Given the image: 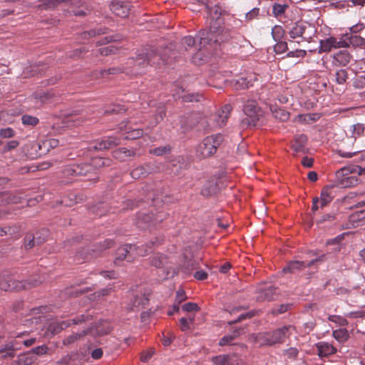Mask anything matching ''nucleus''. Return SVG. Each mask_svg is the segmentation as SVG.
Listing matches in <instances>:
<instances>
[{"mask_svg": "<svg viewBox=\"0 0 365 365\" xmlns=\"http://www.w3.org/2000/svg\"><path fill=\"white\" fill-rule=\"evenodd\" d=\"M25 247L26 249H31L34 247L36 244L34 235H27L25 237Z\"/></svg>", "mask_w": 365, "mask_h": 365, "instance_id": "nucleus-61", "label": "nucleus"}, {"mask_svg": "<svg viewBox=\"0 0 365 365\" xmlns=\"http://www.w3.org/2000/svg\"><path fill=\"white\" fill-rule=\"evenodd\" d=\"M120 72H121V69L119 68H110L108 69L94 71L93 75L94 78H101L106 76L115 74Z\"/></svg>", "mask_w": 365, "mask_h": 365, "instance_id": "nucleus-43", "label": "nucleus"}, {"mask_svg": "<svg viewBox=\"0 0 365 365\" xmlns=\"http://www.w3.org/2000/svg\"><path fill=\"white\" fill-rule=\"evenodd\" d=\"M171 148L170 145H164V146H160L158 148H155L153 149L150 150V153L155 155L157 156H161L164 154L169 153L170 152Z\"/></svg>", "mask_w": 365, "mask_h": 365, "instance_id": "nucleus-50", "label": "nucleus"}, {"mask_svg": "<svg viewBox=\"0 0 365 365\" xmlns=\"http://www.w3.org/2000/svg\"><path fill=\"white\" fill-rule=\"evenodd\" d=\"M19 229L18 227H6L0 228V236L11 235L14 237H19Z\"/></svg>", "mask_w": 365, "mask_h": 365, "instance_id": "nucleus-44", "label": "nucleus"}, {"mask_svg": "<svg viewBox=\"0 0 365 365\" xmlns=\"http://www.w3.org/2000/svg\"><path fill=\"white\" fill-rule=\"evenodd\" d=\"M232 107L230 104H226L222 107L216 113L210 117V120L212 121L211 125L213 128H220L223 127L230 117Z\"/></svg>", "mask_w": 365, "mask_h": 365, "instance_id": "nucleus-13", "label": "nucleus"}, {"mask_svg": "<svg viewBox=\"0 0 365 365\" xmlns=\"http://www.w3.org/2000/svg\"><path fill=\"white\" fill-rule=\"evenodd\" d=\"M21 120L25 127L29 128H34L39 123V119L37 117L29 114H24L21 118Z\"/></svg>", "mask_w": 365, "mask_h": 365, "instance_id": "nucleus-38", "label": "nucleus"}, {"mask_svg": "<svg viewBox=\"0 0 365 365\" xmlns=\"http://www.w3.org/2000/svg\"><path fill=\"white\" fill-rule=\"evenodd\" d=\"M71 326V322L63 320L61 322L53 321L51 322L47 328V331L53 335L60 333L62 330Z\"/></svg>", "mask_w": 365, "mask_h": 365, "instance_id": "nucleus-29", "label": "nucleus"}, {"mask_svg": "<svg viewBox=\"0 0 365 365\" xmlns=\"http://www.w3.org/2000/svg\"><path fill=\"white\" fill-rule=\"evenodd\" d=\"M212 361L216 365H225L229 364L230 356L228 355H219L212 358Z\"/></svg>", "mask_w": 365, "mask_h": 365, "instance_id": "nucleus-53", "label": "nucleus"}, {"mask_svg": "<svg viewBox=\"0 0 365 365\" xmlns=\"http://www.w3.org/2000/svg\"><path fill=\"white\" fill-rule=\"evenodd\" d=\"M90 354L93 359L98 360L103 356V351L101 348H96L91 351Z\"/></svg>", "mask_w": 365, "mask_h": 365, "instance_id": "nucleus-64", "label": "nucleus"}, {"mask_svg": "<svg viewBox=\"0 0 365 365\" xmlns=\"http://www.w3.org/2000/svg\"><path fill=\"white\" fill-rule=\"evenodd\" d=\"M328 320L338 324L339 326L344 327L348 324V321L346 318L338 315H330L328 317Z\"/></svg>", "mask_w": 365, "mask_h": 365, "instance_id": "nucleus-54", "label": "nucleus"}, {"mask_svg": "<svg viewBox=\"0 0 365 365\" xmlns=\"http://www.w3.org/2000/svg\"><path fill=\"white\" fill-rule=\"evenodd\" d=\"M58 145V140L57 139L51 138L42 142V144L38 143V148L42 153L44 150H42V147L45 148V151H48L49 148H54L57 147Z\"/></svg>", "mask_w": 365, "mask_h": 365, "instance_id": "nucleus-48", "label": "nucleus"}, {"mask_svg": "<svg viewBox=\"0 0 365 365\" xmlns=\"http://www.w3.org/2000/svg\"><path fill=\"white\" fill-rule=\"evenodd\" d=\"M252 80H247V78H240L239 80L237 81V85L239 86L237 87V88H248L250 86H252Z\"/></svg>", "mask_w": 365, "mask_h": 365, "instance_id": "nucleus-59", "label": "nucleus"}, {"mask_svg": "<svg viewBox=\"0 0 365 365\" xmlns=\"http://www.w3.org/2000/svg\"><path fill=\"white\" fill-rule=\"evenodd\" d=\"M274 116L281 121H286L289 118V113L282 108L272 110Z\"/></svg>", "mask_w": 365, "mask_h": 365, "instance_id": "nucleus-49", "label": "nucleus"}, {"mask_svg": "<svg viewBox=\"0 0 365 365\" xmlns=\"http://www.w3.org/2000/svg\"><path fill=\"white\" fill-rule=\"evenodd\" d=\"M91 168V166L87 163L72 164L66 166L63 173L66 177L86 175Z\"/></svg>", "mask_w": 365, "mask_h": 365, "instance_id": "nucleus-16", "label": "nucleus"}, {"mask_svg": "<svg viewBox=\"0 0 365 365\" xmlns=\"http://www.w3.org/2000/svg\"><path fill=\"white\" fill-rule=\"evenodd\" d=\"M313 32V28L308 23L297 21L292 24L289 35L292 38H301L302 41H309L312 38Z\"/></svg>", "mask_w": 365, "mask_h": 365, "instance_id": "nucleus-8", "label": "nucleus"}, {"mask_svg": "<svg viewBox=\"0 0 365 365\" xmlns=\"http://www.w3.org/2000/svg\"><path fill=\"white\" fill-rule=\"evenodd\" d=\"M292 329V327L291 325H287L271 331H267L269 346L284 343L285 339L291 334Z\"/></svg>", "mask_w": 365, "mask_h": 365, "instance_id": "nucleus-12", "label": "nucleus"}, {"mask_svg": "<svg viewBox=\"0 0 365 365\" xmlns=\"http://www.w3.org/2000/svg\"><path fill=\"white\" fill-rule=\"evenodd\" d=\"M155 112L156 114L155 115V121L150 122V126L154 127L160 121H161L165 115V109L164 106H160Z\"/></svg>", "mask_w": 365, "mask_h": 365, "instance_id": "nucleus-46", "label": "nucleus"}, {"mask_svg": "<svg viewBox=\"0 0 365 365\" xmlns=\"http://www.w3.org/2000/svg\"><path fill=\"white\" fill-rule=\"evenodd\" d=\"M289 6L286 4H277L272 6V14L277 19H282L284 16L286 10Z\"/></svg>", "mask_w": 365, "mask_h": 365, "instance_id": "nucleus-41", "label": "nucleus"}, {"mask_svg": "<svg viewBox=\"0 0 365 365\" xmlns=\"http://www.w3.org/2000/svg\"><path fill=\"white\" fill-rule=\"evenodd\" d=\"M288 49L287 43L285 41H279L274 46L276 53L280 54L284 53Z\"/></svg>", "mask_w": 365, "mask_h": 365, "instance_id": "nucleus-57", "label": "nucleus"}, {"mask_svg": "<svg viewBox=\"0 0 365 365\" xmlns=\"http://www.w3.org/2000/svg\"><path fill=\"white\" fill-rule=\"evenodd\" d=\"M331 188L325 187L321 192L320 199L325 202L330 203L332 200Z\"/></svg>", "mask_w": 365, "mask_h": 365, "instance_id": "nucleus-55", "label": "nucleus"}, {"mask_svg": "<svg viewBox=\"0 0 365 365\" xmlns=\"http://www.w3.org/2000/svg\"><path fill=\"white\" fill-rule=\"evenodd\" d=\"M319 51L327 53L332 49L346 48L344 34L339 36H329L320 41Z\"/></svg>", "mask_w": 365, "mask_h": 365, "instance_id": "nucleus-11", "label": "nucleus"}, {"mask_svg": "<svg viewBox=\"0 0 365 365\" xmlns=\"http://www.w3.org/2000/svg\"><path fill=\"white\" fill-rule=\"evenodd\" d=\"M120 144V138L117 137H107L103 138L101 140L95 143L92 147L95 150H106L110 149L114 146H117Z\"/></svg>", "mask_w": 365, "mask_h": 365, "instance_id": "nucleus-20", "label": "nucleus"}, {"mask_svg": "<svg viewBox=\"0 0 365 365\" xmlns=\"http://www.w3.org/2000/svg\"><path fill=\"white\" fill-rule=\"evenodd\" d=\"M110 9L115 16L125 18L130 13V6L124 1L113 0L110 5Z\"/></svg>", "mask_w": 365, "mask_h": 365, "instance_id": "nucleus-18", "label": "nucleus"}, {"mask_svg": "<svg viewBox=\"0 0 365 365\" xmlns=\"http://www.w3.org/2000/svg\"><path fill=\"white\" fill-rule=\"evenodd\" d=\"M41 281L34 280L27 282L24 280H16L9 274L0 275V289L4 291H20L37 286Z\"/></svg>", "mask_w": 365, "mask_h": 365, "instance_id": "nucleus-4", "label": "nucleus"}, {"mask_svg": "<svg viewBox=\"0 0 365 365\" xmlns=\"http://www.w3.org/2000/svg\"><path fill=\"white\" fill-rule=\"evenodd\" d=\"M332 336L339 343H344L349 338V334L346 329H339L333 331Z\"/></svg>", "mask_w": 365, "mask_h": 365, "instance_id": "nucleus-40", "label": "nucleus"}, {"mask_svg": "<svg viewBox=\"0 0 365 365\" xmlns=\"http://www.w3.org/2000/svg\"><path fill=\"white\" fill-rule=\"evenodd\" d=\"M246 118L241 121L242 127L255 126L261 116L262 111L255 101H247L243 108Z\"/></svg>", "mask_w": 365, "mask_h": 365, "instance_id": "nucleus-6", "label": "nucleus"}, {"mask_svg": "<svg viewBox=\"0 0 365 365\" xmlns=\"http://www.w3.org/2000/svg\"><path fill=\"white\" fill-rule=\"evenodd\" d=\"M24 198L21 192L1 193L0 202H5L8 204H18L22 202Z\"/></svg>", "mask_w": 365, "mask_h": 365, "instance_id": "nucleus-27", "label": "nucleus"}, {"mask_svg": "<svg viewBox=\"0 0 365 365\" xmlns=\"http://www.w3.org/2000/svg\"><path fill=\"white\" fill-rule=\"evenodd\" d=\"M36 358L31 353H24L18 356V359L15 361L16 365H29L36 361Z\"/></svg>", "mask_w": 365, "mask_h": 365, "instance_id": "nucleus-36", "label": "nucleus"}, {"mask_svg": "<svg viewBox=\"0 0 365 365\" xmlns=\"http://www.w3.org/2000/svg\"><path fill=\"white\" fill-rule=\"evenodd\" d=\"M277 289L272 285L266 286L259 289L257 300L258 302L271 301L274 299L277 294Z\"/></svg>", "mask_w": 365, "mask_h": 365, "instance_id": "nucleus-21", "label": "nucleus"}, {"mask_svg": "<svg viewBox=\"0 0 365 365\" xmlns=\"http://www.w3.org/2000/svg\"><path fill=\"white\" fill-rule=\"evenodd\" d=\"M160 242L158 240L155 241H150L149 244L145 245H141L140 246H137L135 245H125L120 247H119L116 252V257L115 259L114 263L117 265L119 264L120 262L126 259L127 261H132L133 259V252H135L136 255L140 256H143L146 255L149 250L152 248L153 246L159 245Z\"/></svg>", "mask_w": 365, "mask_h": 365, "instance_id": "nucleus-2", "label": "nucleus"}, {"mask_svg": "<svg viewBox=\"0 0 365 365\" xmlns=\"http://www.w3.org/2000/svg\"><path fill=\"white\" fill-rule=\"evenodd\" d=\"M307 142V137L306 135L301 134L294 137L292 144V148L296 153L304 152Z\"/></svg>", "mask_w": 365, "mask_h": 365, "instance_id": "nucleus-30", "label": "nucleus"}, {"mask_svg": "<svg viewBox=\"0 0 365 365\" xmlns=\"http://www.w3.org/2000/svg\"><path fill=\"white\" fill-rule=\"evenodd\" d=\"M88 164L91 166L88 173H95L96 169L110 166L112 164V160L106 158L94 157L91 159V163Z\"/></svg>", "mask_w": 365, "mask_h": 365, "instance_id": "nucleus-26", "label": "nucleus"}, {"mask_svg": "<svg viewBox=\"0 0 365 365\" xmlns=\"http://www.w3.org/2000/svg\"><path fill=\"white\" fill-rule=\"evenodd\" d=\"M335 82L338 84H344L348 78V73L346 69H339L334 73Z\"/></svg>", "mask_w": 365, "mask_h": 365, "instance_id": "nucleus-45", "label": "nucleus"}, {"mask_svg": "<svg viewBox=\"0 0 365 365\" xmlns=\"http://www.w3.org/2000/svg\"><path fill=\"white\" fill-rule=\"evenodd\" d=\"M153 171V166L150 164H145L133 169L130 172V175L134 179H140L146 177Z\"/></svg>", "mask_w": 365, "mask_h": 365, "instance_id": "nucleus-25", "label": "nucleus"}, {"mask_svg": "<svg viewBox=\"0 0 365 365\" xmlns=\"http://www.w3.org/2000/svg\"><path fill=\"white\" fill-rule=\"evenodd\" d=\"M135 154V149H128L126 148H118L112 153L113 157L120 161H125L128 158L133 157Z\"/></svg>", "mask_w": 365, "mask_h": 365, "instance_id": "nucleus-28", "label": "nucleus"}, {"mask_svg": "<svg viewBox=\"0 0 365 365\" xmlns=\"http://www.w3.org/2000/svg\"><path fill=\"white\" fill-rule=\"evenodd\" d=\"M344 39L346 43V47L350 46L361 47L365 45V38L356 34L346 33L344 34Z\"/></svg>", "mask_w": 365, "mask_h": 365, "instance_id": "nucleus-23", "label": "nucleus"}, {"mask_svg": "<svg viewBox=\"0 0 365 365\" xmlns=\"http://www.w3.org/2000/svg\"><path fill=\"white\" fill-rule=\"evenodd\" d=\"M324 255H322L316 259L309 262L304 261H292L289 262L282 269L284 273H296L299 271L304 269L306 267H309L318 262H323Z\"/></svg>", "mask_w": 365, "mask_h": 365, "instance_id": "nucleus-14", "label": "nucleus"}, {"mask_svg": "<svg viewBox=\"0 0 365 365\" xmlns=\"http://www.w3.org/2000/svg\"><path fill=\"white\" fill-rule=\"evenodd\" d=\"M16 135L15 130L11 128H1L0 130V137L2 138H11Z\"/></svg>", "mask_w": 365, "mask_h": 365, "instance_id": "nucleus-56", "label": "nucleus"}, {"mask_svg": "<svg viewBox=\"0 0 365 365\" xmlns=\"http://www.w3.org/2000/svg\"><path fill=\"white\" fill-rule=\"evenodd\" d=\"M90 290L91 289L88 287L86 289H80V288H78L76 287H71L70 288L66 289V292L67 294L70 295L71 297H77L79 294H83Z\"/></svg>", "mask_w": 365, "mask_h": 365, "instance_id": "nucleus-51", "label": "nucleus"}, {"mask_svg": "<svg viewBox=\"0 0 365 365\" xmlns=\"http://www.w3.org/2000/svg\"><path fill=\"white\" fill-rule=\"evenodd\" d=\"M93 314L91 313L89 310H88L85 314L76 316L75 318L69 321L71 322V325H78L83 323L90 322L93 319Z\"/></svg>", "mask_w": 365, "mask_h": 365, "instance_id": "nucleus-39", "label": "nucleus"}, {"mask_svg": "<svg viewBox=\"0 0 365 365\" xmlns=\"http://www.w3.org/2000/svg\"><path fill=\"white\" fill-rule=\"evenodd\" d=\"M223 141L221 134L211 135L205 138L197 148V153L202 158L213 155Z\"/></svg>", "mask_w": 365, "mask_h": 365, "instance_id": "nucleus-3", "label": "nucleus"}, {"mask_svg": "<svg viewBox=\"0 0 365 365\" xmlns=\"http://www.w3.org/2000/svg\"><path fill=\"white\" fill-rule=\"evenodd\" d=\"M112 330L110 324L107 320H100L95 325L86 329L88 334L93 337L102 336L108 334Z\"/></svg>", "mask_w": 365, "mask_h": 365, "instance_id": "nucleus-15", "label": "nucleus"}, {"mask_svg": "<svg viewBox=\"0 0 365 365\" xmlns=\"http://www.w3.org/2000/svg\"><path fill=\"white\" fill-rule=\"evenodd\" d=\"M283 33H284L283 29L281 26H274L273 28L272 32L273 38L275 40L281 38L282 35H283Z\"/></svg>", "mask_w": 365, "mask_h": 365, "instance_id": "nucleus-63", "label": "nucleus"}, {"mask_svg": "<svg viewBox=\"0 0 365 365\" xmlns=\"http://www.w3.org/2000/svg\"><path fill=\"white\" fill-rule=\"evenodd\" d=\"M351 59V55L346 50L338 51L334 55V64L337 66H346Z\"/></svg>", "mask_w": 365, "mask_h": 365, "instance_id": "nucleus-31", "label": "nucleus"}, {"mask_svg": "<svg viewBox=\"0 0 365 365\" xmlns=\"http://www.w3.org/2000/svg\"><path fill=\"white\" fill-rule=\"evenodd\" d=\"M267 335V331L253 334L250 336V340L259 346H269Z\"/></svg>", "mask_w": 365, "mask_h": 365, "instance_id": "nucleus-32", "label": "nucleus"}, {"mask_svg": "<svg viewBox=\"0 0 365 365\" xmlns=\"http://www.w3.org/2000/svg\"><path fill=\"white\" fill-rule=\"evenodd\" d=\"M292 306V304H280V305L274 307L272 310V313L274 315H277V314H283V313L287 312L288 310H289L291 309Z\"/></svg>", "mask_w": 365, "mask_h": 365, "instance_id": "nucleus-52", "label": "nucleus"}, {"mask_svg": "<svg viewBox=\"0 0 365 365\" xmlns=\"http://www.w3.org/2000/svg\"><path fill=\"white\" fill-rule=\"evenodd\" d=\"M34 97L36 100V102L43 104L49 102L54 97V94L51 91H39L35 93Z\"/></svg>", "mask_w": 365, "mask_h": 365, "instance_id": "nucleus-37", "label": "nucleus"}, {"mask_svg": "<svg viewBox=\"0 0 365 365\" xmlns=\"http://www.w3.org/2000/svg\"><path fill=\"white\" fill-rule=\"evenodd\" d=\"M206 9L210 18L214 21L212 23H216V26L220 25L222 22L221 16L222 15L223 11L221 7L217 5H215L211 8H209L207 6V8Z\"/></svg>", "mask_w": 365, "mask_h": 365, "instance_id": "nucleus-33", "label": "nucleus"}, {"mask_svg": "<svg viewBox=\"0 0 365 365\" xmlns=\"http://www.w3.org/2000/svg\"><path fill=\"white\" fill-rule=\"evenodd\" d=\"M241 329H235L231 334L224 336L219 342L220 346L230 344L231 342L240 335Z\"/></svg>", "mask_w": 365, "mask_h": 365, "instance_id": "nucleus-42", "label": "nucleus"}, {"mask_svg": "<svg viewBox=\"0 0 365 365\" xmlns=\"http://www.w3.org/2000/svg\"><path fill=\"white\" fill-rule=\"evenodd\" d=\"M49 232L46 229H41V230L36 232L34 235L36 242L37 245H40L46 242L48 237Z\"/></svg>", "mask_w": 365, "mask_h": 365, "instance_id": "nucleus-47", "label": "nucleus"}, {"mask_svg": "<svg viewBox=\"0 0 365 365\" xmlns=\"http://www.w3.org/2000/svg\"><path fill=\"white\" fill-rule=\"evenodd\" d=\"M160 60L165 61V59L161 58L156 52L150 50L139 53L135 60L131 58L128 63L131 65L135 63V66H143L145 64L159 63Z\"/></svg>", "mask_w": 365, "mask_h": 365, "instance_id": "nucleus-10", "label": "nucleus"}, {"mask_svg": "<svg viewBox=\"0 0 365 365\" xmlns=\"http://www.w3.org/2000/svg\"><path fill=\"white\" fill-rule=\"evenodd\" d=\"M87 334H88V331H86V329L82 331L80 333L72 334L66 336L63 340V344L65 346H70V345L74 344L75 342H76L77 341L80 340L81 339H82Z\"/></svg>", "mask_w": 365, "mask_h": 365, "instance_id": "nucleus-35", "label": "nucleus"}, {"mask_svg": "<svg viewBox=\"0 0 365 365\" xmlns=\"http://www.w3.org/2000/svg\"><path fill=\"white\" fill-rule=\"evenodd\" d=\"M217 190L218 185L216 180H208L203 185L201 190V194L205 197H208L216 193Z\"/></svg>", "mask_w": 365, "mask_h": 365, "instance_id": "nucleus-34", "label": "nucleus"}, {"mask_svg": "<svg viewBox=\"0 0 365 365\" xmlns=\"http://www.w3.org/2000/svg\"><path fill=\"white\" fill-rule=\"evenodd\" d=\"M174 86L175 88L172 90L173 92V96L175 98H182L184 102H198L202 98V96L198 93L180 96V93L184 91L182 87H178V86Z\"/></svg>", "mask_w": 365, "mask_h": 365, "instance_id": "nucleus-22", "label": "nucleus"}, {"mask_svg": "<svg viewBox=\"0 0 365 365\" xmlns=\"http://www.w3.org/2000/svg\"><path fill=\"white\" fill-rule=\"evenodd\" d=\"M236 34V32L225 26L217 25L216 23H210V29L209 31L201 30L197 35L199 39V51L192 56V61L195 64H200L205 61L207 56L202 55V49L207 46L212 44H221L230 42Z\"/></svg>", "mask_w": 365, "mask_h": 365, "instance_id": "nucleus-1", "label": "nucleus"}, {"mask_svg": "<svg viewBox=\"0 0 365 365\" xmlns=\"http://www.w3.org/2000/svg\"><path fill=\"white\" fill-rule=\"evenodd\" d=\"M151 264L157 268H163L166 269L167 274L170 273H175L173 267L169 265V261L166 256L162 254H157L153 256L151 259Z\"/></svg>", "mask_w": 365, "mask_h": 365, "instance_id": "nucleus-19", "label": "nucleus"}, {"mask_svg": "<svg viewBox=\"0 0 365 365\" xmlns=\"http://www.w3.org/2000/svg\"><path fill=\"white\" fill-rule=\"evenodd\" d=\"M167 217V214L159 211L155 216L153 210L150 212H140L136 218V225L140 229L150 228L163 222Z\"/></svg>", "mask_w": 365, "mask_h": 365, "instance_id": "nucleus-5", "label": "nucleus"}, {"mask_svg": "<svg viewBox=\"0 0 365 365\" xmlns=\"http://www.w3.org/2000/svg\"><path fill=\"white\" fill-rule=\"evenodd\" d=\"M21 349V343L16 339L7 341L0 349V359H13L16 352Z\"/></svg>", "mask_w": 365, "mask_h": 365, "instance_id": "nucleus-17", "label": "nucleus"}, {"mask_svg": "<svg viewBox=\"0 0 365 365\" xmlns=\"http://www.w3.org/2000/svg\"><path fill=\"white\" fill-rule=\"evenodd\" d=\"M357 173L359 175H365V166L344 167L336 171V175L338 178H341V184L344 186H353L356 184L357 180L349 174Z\"/></svg>", "mask_w": 365, "mask_h": 365, "instance_id": "nucleus-7", "label": "nucleus"}, {"mask_svg": "<svg viewBox=\"0 0 365 365\" xmlns=\"http://www.w3.org/2000/svg\"><path fill=\"white\" fill-rule=\"evenodd\" d=\"M299 351L295 347H290L284 351V355L290 359H294L298 356Z\"/></svg>", "mask_w": 365, "mask_h": 365, "instance_id": "nucleus-60", "label": "nucleus"}, {"mask_svg": "<svg viewBox=\"0 0 365 365\" xmlns=\"http://www.w3.org/2000/svg\"><path fill=\"white\" fill-rule=\"evenodd\" d=\"M307 55V51L302 49H296L295 51H289L287 53V56L289 58L293 57H304Z\"/></svg>", "mask_w": 365, "mask_h": 365, "instance_id": "nucleus-62", "label": "nucleus"}, {"mask_svg": "<svg viewBox=\"0 0 365 365\" xmlns=\"http://www.w3.org/2000/svg\"><path fill=\"white\" fill-rule=\"evenodd\" d=\"M137 122L133 119L120 124L119 129L124 139L134 140L143 136V130L135 127Z\"/></svg>", "mask_w": 365, "mask_h": 365, "instance_id": "nucleus-9", "label": "nucleus"}, {"mask_svg": "<svg viewBox=\"0 0 365 365\" xmlns=\"http://www.w3.org/2000/svg\"><path fill=\"white\" fill-rule=\"evenodd\" d=\"M196 40L191 36H187L182 38L181 43L183 46H186L185 48H191L195 46Z\"/></svg>", "mask_w": 365, "mask_h": 365, "instance_id": "nucleus-58", "label": "nucleus"}, {"mask_svg": "<svg viewBox=\"0 0 365 365\" xmlns=\"http://www.w3.org/2000/svg\"><path fill=\"white\" fill-rule=\"evenodd\" d=\"M317 351L319 356L325 357L334 354L336 352L337 349L331 344L326 341H321L317 344Z\"/></svg>", "mask_w": 365, "mask_h": 365, "instance_id": "nucleus-24", "label": "nucleus"}]
</instances>
